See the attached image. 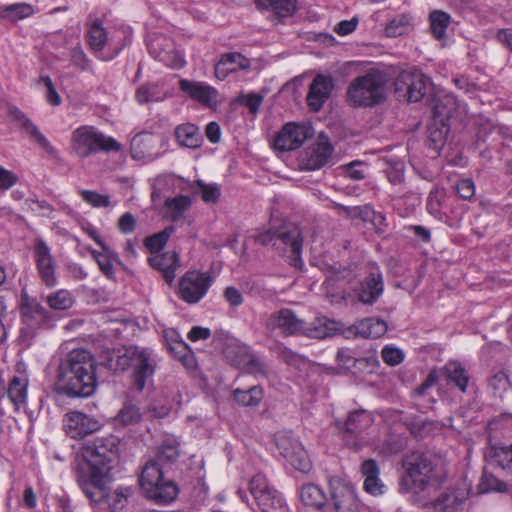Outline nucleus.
Masks as SVG:
<instances>
[{
	"instance_id": "obj_1",
	"label": "nucleus",
	"mask_w": 512,
	"mask_h": 512,
	"mask_svg": "<svg viewBox=\"0 0 512 512\" xmlns=\"http://www.w3.org/2000/svg\"><path fill=\"white\" fill-rule=\"evenodd\" d=\"M97 363L86 349H73L57 368L54 392L69 398H88L97 389Z\"/></svg>"
},
{
	"instance_id": "obj_2",
	"label": "nucleus",
	"mask_w": 512,
	"mask_h": 512,
	"mask_svg": "<svg viewBox=\"0 0 512 512\" xmlns=\"http://www.w3.org/2000/svg\"><path fill=\"white\" fill-rule=\"evenodd\" d=\"M402 466L405 473L399 484L401 492L421 493L439 489L447 479L444 459L431 452H412L403 458Z\"/></svg>"
},
{
	"instance_id": "obj_3",
	"label": "nucleus",
	"mask_w": 512,
	"mask_h": 512,
	"mask_svg": "<svg viewBox=\"0 0 512 512\" xmlns=\"http://www.w3.org/2000/svg\"><path fill=\"white\" fill-rule=\"evenodd\" d=\"M107 366L115 371H131L132 388L140 393L153 380L157 361L152 349L131 345L118 350L115 362L111 358Z\"/></svg>"
},
{
	"instance_id": "obj_4",
	"label": "nucleus",
	"mask_w": 512,
	"mask_h": 512,
	"mask_svg": "<svg viewBox=\"0 0 512 512\" xmlns=\"http://www.w3.org/2000/svg\"><path fill=\"white\" fill-rule=\"evenodd\" d=\"M119 444V437L109 434L96 438L82 448L83 458L89 464V471L85 473L98 489L113 468L112 464L117 459Z\"/></svg>"
},
{
	"instance_id": "obj_5",
	"label": "nucleus",
	"mask_w": 512,
	"mask_h": 512,
	"mask_svg": "<svg viewBox=\"0 0 512 512\" xmlns=\"http://www.w3.org/2000/svg\"><path fill=\"white\" fill-rule=\"evenodd\" d=\"M386 98V79L377 70H370L353 79L346 91V101L351 107H374Z\"/></svg>"
},
{
	"instance_id": "obj_6",
	"label": "nucleus",
	"mask_w": 512,
	"mask_h": 512,
	"mask_svg": "<svg viewBox=\"0 0 512 512\" xmlns=\"http://www.w3.org/2000/svg\"><path fill=\"white\" fill-rule=\"evenodd\" d=\"M139 484L145 496L158 504L171 503L179 493L175 482L164 479L163 466L159 461L150 460L146 463L141 472Z\"/></svg>"
},
{
	"instance_id": "obj_7",
	"label": "nucleus",
	"mask_w": 512,
	"mask_h": 512,
	"mask_svg": "<svg viewBox=\"0 0 512 512\" xmlns=\"http://www.w3.org/2000/svg\"><path fill=\"white\" fill-rule=\"evenodd\" d=\"M71 140L74 151L81 158H86L99 151L117 152L121 149L120 143L114 138L105 136L91 126L77 128L73 132Z\"/></svg>"
},
{
	"instance_id": "obj_8",
	"label": "nucleus",
	"mask_w": 512,
	"mask_h": 512,
	"mask_svg": "<svg viewBox=\"0 0 512 512\" xmlns=\"http://www.w3.org/2000/svg\"><path fill=\"white\" fill-rule=\"evenodd\" d=\"M112 480L111 475L105 479L103 485L98 489L94 483L88 479L84 471H78L77 483L84 492V494L92 502L104 501L107 503L112 512L122 510L127 504L128 497L131 495L130 488H118L113 491L107 492V484Z\"/></svg>"
},
{
	"instance_id": "obj_9",
	"label": "nucleus",
	"mask_w": 512,
	"mask_h": 512,
	"mask_svg": "<svg viewBox=\"0 0 512 512\" xmlns=\"http://www.w3.org/2000/svg\"><path fill=\"white\" fill-rule=\"evenodd\" d=\"M20 313L22 323L25 325L20 332L22 341H30L37 329L48 326L53 320L51 312L45 309L36 298L29 297L27 293L21 295Z\"/></svg>"
},
{
	"instance_id": "obj_10",
	"label": "nucleus",
	"mask_w": 512,
	"mask_h": 512,
	"mask_svg": "<svg viewBox=\"0 0 512 512\" xmlns=\"http://www.w3.org/2000/svg\"><path fill=\"white\" fill-rule=\"evenodd\" d=\"M431 86L430 79L419 70H404L394 80V93L399 100L419 102Z\"/></svg>"
},
{
	"instance_id": "obj_11",
	"label": "nucleus",
	"mask_w": 512,
	"mask_h": 512,
	"mask_svg": "<svg viewBox=\"0 0 512 512\" xmlns=\"http://www.w3.org/2000/svg\"><path fill=\"white\" fill-rule=\"evenodd\" d=\"M329 495L326 512H359L357 493L353 484L332 477L329 480Z\"/></svg>"
},
{
	"instance_id": "obj_12",
	"label": "nucleus",
	"mask_w": 512,
	"mask_h": 512,
	"mask_svg": "<svg viewBox=\"0 0 512 512\" xmlns=\"http://www.w3.org/2000/svg\"><path fill=\"white\" fill-rule=\"evenodd\" d=\"M278 251H290V264L295 268L303 267L301 257L303 249V233L296 223H285L277 228Z\"/></svg>"
},
{
	"instance_id": "obj_13",
	"label": "nucleus",
	"mask_w": 512,
	"mask_h": 512,
	"mask_svg": "<svg viewBox=\"0 0 512 512\" xmlns=\"http://www.w3.org/2000/svg\"><path fill=\"white\" fill-rule=\"evenodd\" d=\"M212 278L208 273L187 271L179 281V297L188 304L198 303L211 286Z\"/></svg>"
},
{
	"instance_id": "obj_14",
	"label": "nucleus",
	"mask_w": 512,
	"mask_h": 512,
	"mask_svg": "<svg viewBox=\"0 0 512 512\" xmlns=\"http://www.w3.org/2000/svg\"><path fill=\"white\" fill-rule=\"evenodd\" d=\"M276 446L280 454L298 471L307 473L311 461L300 441L289 433H279L276 436Z\"/></svg>"
},
{
	"instance_id": "obj_15",
	"label": "nucleus",
	"mask_w": 512,
	"mask_h": 512,
	"mask_svg": "<svg viewBox=\"0 0 512 512\" xmlns=\"http://www.w3.org/2000/svg\"><path fill=\"white\" fill-rule=\"evenodd\" d=\"M314 136V129L307 123H286L274 139V147L280 151L300 148L307 139Z\"/></svg>"
},
{
	"instance_id": "obj_16",
	"label": "nucleus",
	"mask_w": 512,
	"mask_h": 512,
	"mask_svg": "<svg viewBox=\"0 0 512 512\" xmlns=\"http://www.w3.org/2000/svg\"><path fill=\"white\" fill-rule=\"evenodd\" d=\"M372 423V415L363 409L350 412L345 421H335L338 431L347 442L352 440H362L363 432L370 428Z\"/></svg>"
},
{
	"instance_id": "obj_17",
	"label": "nucleus",
	"mask_w": 512,
	"mask_h": 512,
	"mask_svg": "<svg viewBox=\"0 0 512 512\" xmlns=\"http://www.w3.org/2000/svg\"><path fill=\"white\" fill-rule=\"evenodd\" d=\"M304 320L297 317L295 312L288 308H282L272 312L265 322L267 330L279 331L281 335L288 337L301 334Z\"/></svg>"
},
{
	"instance_id": "obj_18",
	"label": "nucleus",
	"mask_w": 512,
	"mask_h": 512,
	"mask_svg": "<svg viewBox=\"0 0 512 512\" xmlns=\"http://www.w3.org/2000/svg\"><path fill=\"white\" fill-rule=\"evenodd\" d=\"M63 426L69 437L82 439L99 430L101 424L94 417L79 411H72L64 416Z\"/></svg>"
},
{
	"instance_id": "obj_19",
	"label": "nucleus",
	"mask_w": 512,
	"mask_h": 512,
	"mask_svg": "<svg viewBox=\"0 0 512 512\" xmlns=\"http://www.w3.org/2000/svg\"><path fill=\"white\" fill-rule=\"evenodd\" d=\"M334 88V79L330 75L318 74L309 85L307 104L314 112H318L329 99Z\"/></svg>"
},
{
	"instance_id": "obj_20",
	"label": "nucleus",
	"mask_w": 512,
	"mask_h": 512,
	"mask_svg": "<svg viewBox=\"0 0 512 512\" xmlns=\"http://www.w3.org/2000/svg\"><path fill=\"white\" fill-rule=\"evenodd\" d=\"M34 254L37 264L38 273L42 282L47 287H53L57 283L55 276V264L53 256L51 255L50 248L43 239H38L35 247Z\"/></svg>"
},
{
	"instance_id": "obj_21",
	"label": "nucleus",
	"mask_w": 512,
	"mask_h": 512,
	"mask_svg": "<svg viewBox=\"0 0 512 512\" xmlns=\"http://www.w3.org/2000/svg\"><path fill=\"white\" fill-rule=\"evenodd\" d=\"M179 88L191 99L198 101L204 106L213 107L216 105L217 90L201 82H194L187 79L179 81Z\"/></svg>"
},
{
	"instance_id": "obj_22",
	"label": "nucleus",
	"mask_w": 512,
	"mask_h": 512,
	"mask_svg": "<svg viewBox=\"0 0 512 512\" xmlns=\"http://www.w3.org/2000/svg\"><path fill=\"white\" fill-rule=\"evenodd\" d=\"M149 265L162 273L168 284H172L176 270L180 266L179 254L175 251H166L148 258Z\"/></svg>"
},
{
	"instance_id": "obj_23",
	"label": "nucleus",
	"mask_w": 512,
	"mask_h": 512,
	"mask_svg": "<svg viewBox=\"0 0 512 512\" xmlns=\"http://www.w3.org/2000/svg\"><path fill=\"white\" fill-rule=\"evenodd\" d=\"M442 375L447 385L466 393L470 381V374L458 361H449L442 368Z\"/></svg>"
},
{
	"instance_id": "obj_24",
	"label": "nucleus",
	"mask_w": 512,
	"mask_h": 512,
	"mask_svg": "<svg viewBox=\"0 0 512 512\" xmlns=\"http://www.w3.org/2000/svg\"><path fill=\"white\" fill-rule=\"evenodd\" d=\"M258 9L273 13L272 21L280 24L283 19L292 17L297 10L296 0H255Z\"/></svg>"
},
{
	"instance_id": "obj_25",
	"label": "nucleus",
	"mask_w": 512,
	"mask_h": 512,
	"mask_svg": "<svg viewBox=\"0 0 512 512\" xmlns=\"http://www.w3.org/2000/svg\"><path fill=\"white\" fill-rule=\"evenodd\" d=\"M383 278L380 272H370L361 282L358 299L364 304H373L383 293Z\"/></svg>"
},
{
	"instance_id": "obj_26",
	"label": "nucleus",
	"mask_w": 512,
	"mask_h": 512,
	"mask_svg": "<svg viewBox=\"0 0 512 512\" xmlns=\"http://www.w3.org/2000/svg\"><path fill=\"white\" fill-rule=\"evenodd\" d=\"M361 473L364 477V490L374 496L382 495L385 485L379 478L380 468L374 459H367L361 464Z\"/></svg>"
},
{
	"instance_id": "obj_27",
	"label": "nucleus",
	"mask_w": 512,
	"mask_h": 512,
	"mask_svg": "<svg viewBox=\"0 0 512 512\" xmlns=\"http://www.w3.org/2000/svg\"><path fill=\"white\" fill-rule=\"evenodd\" d=\"M301 502L308 508L326 512L329 499L323 490L314 483L304 484L299 491Z\"/></svg>"
},
{
	"instance_id": "obj_28",
	"label": "nucleus",
	"mask_w": 512,
	"mask_h": 512,
	"mask_svg": "<svg viewBox=\"0 0 512 512\" xmlns=\"http://www.w3.org/2000/svg\"><path fill=\"white\" fill-rule=\"evenodd\" d=\"M337 330V322L321 316L315 318L310 324L304 321L301 335L314 339H324L333 336Z\"/></svg>"
},
{
	"instance_id": "obj_29",
	"label": "nucleus",
	"mask_w": 512,
	"mask_h": 512,
	"mask_svg": "<svg viewBox=\"0 0 512 512\" xmlns=\"http://www.w3.org/2000/svg\"><path fill=\"white\" fill-rule=\"evenodd\" d=\"M333 153V147L328 138L320 135L316 146L309 153L305 167L307 170H318L324 167Z\"/></svg>"
},
{
	"instance_id": "obj_30",
	"label": "nucleus",
	"mask_w": 512,
	"mask_h": 512,
	"mask_svg": "<svg viewBox=\"0 0 512 512\" xmlns=\"http://www.w3.org/2000/svg\"><path fill=\"white\" fill-rule=\"evenodd\" d=\"M387 324L378 318H364L350 327L355 336L377 339L387 332Z\"/></svg>"
},
{
	"instance_id": "obj_31",
	"label": "nucleus",
	"mask_w": 512,
	"mask_h": 512,
	"mask_svg": "<svg viewBox=\"0 0 512 512\" xmlns=\"http://www.w3.org/2000/svg\"><path fill=\"white\" fill-rule=\"evenodd\" d=\"M249 66V59L241 53H227L222 55L219 62L215 65V75L219 79H224L229 73L247 69Z\"/></svg>"
},
{
	"instance_id": "obj_32",
	"label": "nucleus",
	"mask_w": 512,
	"mask_h": 512,
	"mask_svg": "<svg viewBox=\"0 0 512 512\" xmlns=\"http://www.w3.org/2000/svg\"><path fill=\"white\" fill-rule=\"evenodd\" d=\"M95 242L102 248V251H92V256L97 261V264L102 273L109 279L115 278V271L113 262L121 263L118 254L112 251L102 240L101 237L95 238Z\"/></svg>"
},
{
	"instance_id": "obj_33",
	"label": "nucleus",
	"mask_w": 512,
	"mask_h": 512,
	"mask_svg": "<svg viewBox=\"0 0 512 512\" xmlns=\"http://www.w3.org/2000/svg\"><path fill=\"white\" fill-rule=\"evenodd\" d=\"M485 457L489 465L512 474V443L508 446H491Z\"/></svg>"
},
{
	"instance_id": "obj_34",
	"label": "nucleus",
	"mask_w": 512,
	"mask_h": 512,
	"mask_svg": "<svg viewBox=\"0 0 512 512\" xmlns=\"http://www.w3.org/2000/svg\"><path fill=\"white\" fill-rule=\"evenodd\" d=\"M512 492V485L499 479L493 473L489 472L486 468L483 469L482 475L477 485L478 494L487 493H505Z\"/></svg>"
},
{
	"instance_id": "obj_35",
	"label": "nucleus",
	"mask_w": 512,
	"mask_h": 512,
	"mask_svg": "<svg viewBox=\"0 0 512 512\" xmlns=\"http://www.w3.org/2000/svg\"><path fill=\"white\" fill-rule=\"evenodd\" d=\"M192 200L187 195H178L176 197L167 198L164 202V217L172 222H177L183 218L187 210L190 209Z\"/></svg>"
},
{
	"instance_id": "obj_36",
	"label": "nucleus",
	"mask_w": 512,
	"mask_h": 512,
	"mask_svg": "<svg viewBox=\"0 0 512 512\" xmlns=\"http://www.w3.org/2000/svg\"><path fill=\"white\" fill-rule=\"evenodd\" d=\"M449 130L448 123L432 119L427 129L428 147L436 152L440 151L446 143Z\"/></svg>"
},
{
	"instance_id": "obj_37",
	"label": "nucleus",
	"mask_w": 512,
	"mask_h": 512,
	"mask_svg": "<svg viewBox=\"0 0 512 512\" xmlns=\"http://www.w3.org/2000/svg\"><path fill=\"white\" fill-rule=\"evenodd\" d=\"M28 379L25 376H13L10 380L7 395L16 410L26 404Z\"/></svg>"
},
{
	"instance_id": "obj_38",
	"label": "nucleus",
	"mask_w": 512,
	"mask_h": 512,
	"mask_svg": "<svg viewBox=\"0 0 512 512\" xmlns=\"http://www.w3.org/2000/svg\"><path fill=\"white\" fill-rule=\"evenodd\" d=\"M175 136L178 143L187 148L195 149L200 147L202 143V136L198 127L191 123L179 125L175 129Z\"/></svg>"
},
{
	"instance_id": "obj_39",
	"label": "nucleus",
	"mask_w": 512,
	"mask_h": 512,
	"mask_svg": "<svg viewBox=\"0 0 512 512\" xmlns=\"http://www.w3.org/2000/svg\"><path fill=\"white\" fill-rule=\"evenodd\" d=\"M87 42L94 51H102L107 42V31L102 20L95 18L87 23Z\"/></svg>"
},
{
	"instance_id": "obj_40",
	"label": "nucleus",
	"mask_w": 512,
	"mask_h": 512,
	"mask_svg": "<svg viewBox=\"0 0 512 512\" xmlns=\"http://www.w3.org/2000/svg\"><path fill=\"white\" fill-rule=\"evenodd\" d=\"M263 389L261 386H251L248 389L237 388L233 391V399L236 403L244 407H256L263 399Z\"/></svg>"
},
{
	"instance_id": "obj_41",
	"label": "nucleus",
	"mask_w": 512,
	"mask_h": 512,
	"mask_svg": "<svg viewBox=\"0 0 512 512\" xmlns=\"http://www.w3.org/2000/svg\"><path fill=\"white\" fill-rule=\"evenodd\" d=\"M256 502L262 512H287L283 497L273 488L267 494L260 495Z\"/></svg>"
},
{
	"instance_id": "obj_42",
	"label": "nucleus",
	"mask_w": 512,
	"mask_h": 512,
	"mask_svg": "<svg viewBox=\"0 0 512 512\" xmlns=\"http://www.w3.org/2000/svg\"><path fill=\"white\" fill-rule=\"evenodd\" d=\"M457 109V102L451 95H445L439 98L433 109V119L448 122Z\"/></svg>"
},
{
	"instance_id": "obj_43",
	"label": "nucleus",
	"mask_w": 512,
	"mask_h": 512,
	"mask_svg": "<svg viewBox=\"0 0 512 512\" xmlns=\"http://www.w3.org/2000/svg\"><path fill=\"white\" fill-rule=\"evenodd\" d=\"M385 168L384 171L387 175V178L392 184H400L404 178V162L396 157L392 156H383L381 158Z\"/></svg>"
},
{
	"instance_id": "obj_44",
	"label": "nucleus",
	"mask_w": 512,
	"mask_h": 512,
	"mask_svg": "<svg viewBox=\"0 0 512 512\" xmlns=\"http://www.w3.org/2000/svg\"><path fill=\"white\" fill-rule=\"evenodd\" d=\"M412 28L411 17L408 14H400L391 19L385 26L387 37H399L409 33Z\"/></svg>"
},
{
	"instance_id": "obj_45",
	"label": "nucleus",
	"mask_w": 512,
	"mask_h": 512,
	"mask_svg": "<svg viewBox=\"0 0 512 512\" xmlns=\"http://www.w3.org/2000/svg\"><path fill=\"white\" fill-rule=\"evenodd\" d=\"M429 21L432 35L440 40L446 34V29L450 24L451 17L442 10H434L429 14Z\"/></svg>"
},
{
	"instance_id": "obj_46",
	"label": "nucleus",
	"mask_w": 512,
	"mask_h": 512,
	"mask_svg": "<svg viewBox=\"0 0 512 512\" xmlns=\"http://www.w3.org/2000/svg\"><path fill=\"white\" fill-rule=\"evenodd\" d=\"M175 230V226L169 225L162 231L146 237L144 240V245L151 253H158L167 244Z\"/></svg>"
},
{
	"instance_id": "obj_47",
	"label": "nucleus",
	"mask_w": 512,
	"mask_h": 512,
	"mask_svg": "<svg viewBox=\"0 0 512 512\" xmlns=\"http://www.w3.org/2000/svg\"><path fill=\"white\" fill-rule=\"evenodd\" d=\"M178 457L179 449L176 442L172 440H165L162 442L158 453L153 460L159 461L160 465L164 466V464H172L176 462Z\"/></svg>"
},
{
	"instance_id": "obj_48",
	"label": "nucleus",
	"mask_w": 512,
	"mask_h": 512,
	"mask_svg": "<svg viewBox=\"0 0 512 512\" xmlns=\"http://www.w3.org/2000/svg\"><path fill=\"white\" fill-rule=\"evenodd\" d=\"M142 420V414L138 406L126 403L118 411L116 421L123 426L136 425Z\"/></svg>"
},
{
	"instance_id": "obj_49",
	"label": "nucleus",
	"mask_w": 512,
	"mask_h": 512,
	"mask_svg": "<svg viewBox=\"0 0 512 512\" xmlns=\"http://www.w3.org/2000/svg\"><path fill=\"white\" fill-rule=\"evenodd\" d=\"M46 301L51 309L59 311L70 309L74 303L72 294L63 289L48 295Z\"/></svg>"
},
{
	"instance_id": "obj_50",
	"label": "nucleus",
	"mask_w": 512,
	"mask_h": 512,
	"mask_svg": "<svg viewBox=\"0 0 512 512\" xmlns=\"http://www.w3.org/2000/svg\"><path fill=\"white\" fill-rule=\"evenodd\" d=\"M157 85L143 84L139 86L135 93V98L139 104H146L150 101H161L162 96L156 91Z\"/></svg>"
},
{
	"instance_id": "obj_51",
	"label": "nucleus",
	"mask_w": 512,
	"mask_h": 512,
	"mask_svg": "<svg viewBox=\"0 0 512 512\" xmlns=\"http://www.w3.org/2000/svg\"><path fill=\"white\" fill-rule=\"evenodd\" d=\"M263 99L264 97L258 93H241L237 96L235 102L246 106L251 114L256 115L259 112Z\"/></svg>"
},
{
	"instance_id": "obj_52",
	"label": "nucleus",
	"mask_w": 512,
	"mask_h": 512,
	"mask_svg": "<svg viewBox=\"0 0 512 512\" xmlns=\"http://www.w3.org/2000/svg\"><path fill=\"white\" fill-rule=\"evenodd\" d=\"M80 195L85 202L95 208L108 207L111 204L110 196L107 194H100L93 190H81Z\"/></svg>"
},
{
	"instance_id": "obj_53",
	"label": "nucleus",
	"mask_w": 512,
	"mask_h": 512,
	"mask_svg": "<svg viewBox=\"0 0 512 512\" xmlns=\"http://www.w3.org/2000/svg\"><path fill=\"white\" fill-rule=\"evenodd\" d=\"M271 489L263 474H256L249 482V490L256 501L259 499L260 495L267 494Z\"/></svg>"
},
{
	"instance_id": "obj_54",
	"label": "nucleus",
	"mask_w": 512,
	"mask_h": 512,
	"mask_svg": "<svg viewBox=\"0 0 512 512\" xmlns=\"http://www.w3.org/2000/svg\"><path fill=\"white\" fill-rule=\"evenodd\" d=\"M201 198L205 203H216L221 195L217 184H206L202 180L197 181Z\"/></svg>"
},
{
	"instance_id": "obj_55",
	"label": "nucleus",
	"mask_w": 512,
	"mask_h": 512,
	"mask_svg": "<svg viewBox=\"0 0 512 512\" xmlns=\"http://www.w3.org/2000/svg\"><path fill=\"white\" fill-rule=\"evenodd\" d=\"M25 132L29 135V137L34 140L41 148H43L48 154L55 155L56 150L50 144V142L46 139V137L40 132L38 127L33 123L30 125Z\"/></svg>"
},
{
	"instance_id": "obj_56",
	"label": "nucleus",
	"mask_w": 512,
	"mask_h": 512,
	"mask_svg": "<svg viewBox=\"0 0 512 512\" xmlns=\"http://www.w3.org/2000/svg\"><path fill=\"white\" fill-rule=\"evenodd\" d=\"M337 363L349 371H355L357 367V357L349 348L339 349L336 355Z\"/></svg>"
},
{
	"instance_id": "obj_57",
	"label": "nucleus",
	"mask_w": 512,
	"mask_h": 512,
	"mask_svg": "<svg viewBox=\"0 0 512 512\" xmlns=\"http://www.w3.org/2000/svg\"><path fill=\"white\" fill-rule=\"evenodd\" d=\"M25 204L28 209L42 217H50L53 212V207L45 200H37V199H26Z\"/></svg>"
},
{
	"instance_id": "obj_58",
	"label": "nucleus",
	"mask_w": 512,
	"mask_h": 512,
	"mask_svg": "<svg viewBox=\"0 0 512 512\" xmlns=\"http://www.w3.org/2000/svg\"><path fill=\"white\" fill-rule=\"evenodd\" d=\"M381 356L383 361L389 366H396L403 362L404 353L396 347L385 346L382 349Z\"/></svg>"
},
{
	"instance_id": "obj_59",
	"label": "nucleus",
	"mask_w": 512,
	"mask_h": 512,
	"mask_svg": "<svg viewBox=\"0 0 512 512\" xmlns=\"http://www.w3.org/2000/svg\"><path fill=\"white\" fill-rule=\"evenodd\" d=\"M3 12L6 16L14 17V18H25L32 14L33 9L32 6L26 3H17L6 6L3 9Z\"/></svg>"
},
{
	"instance_id": "obj_60",
	"label": "nucleus",
	"mask_w": 512,
	"mask_h": 512,
	"mask_svg": "<svg viewBox=\"0 0 512 512\" xmlns=\"http://www.w3.org/2000/svg\"><path fill=\"white\" fill-rule=\"evenodd\" d=\"M456 192L460 198L470 200L475 195V185L471 179H462L456 184Z\"/></svg>"
},
{
	"instance_id": "obj_61",
	"label": "nucleus",
	"mask_w": 512,
	"mask_h": 512,
	"mask_svg": "<svg viewBox=\"0 0 512 512\" xmlns=\"http://www.w3.org/2000/svg\"><path fill=\"white\" fill-rule=\"evenodd\" d=\"M151 138L150 134L142 133L136 135L132 141H131V154L132 157L135 159H141L145 156V150L142 149V145L144 144L145 140H148Z\"/></svg>"
},
{
	"instance_id": "obj_62",
	"label": "nucleus",
	"mask_w": 512,
	"mask_h": 512,
	"mask_svg": "<svg viewBox=\"0 0 512 512\" xmlns=\"http://www.w3.org/2000/svg\"><path fill=\"white\" fill-rule=\"evenodd\" d=\"M223 296L231 307H238L244 301L242 293L234 286L226 287Z\"/></svg>"
},
{
	"instance_id": "obj_63",
	"label": "nucleus",
	"mask_w": 512,
	"mask_h": 512,
	"mask_svg": "<svg viewBox=\"0 0 512 512\" xmlns=\"http://www.w3.org/2000/svg\"><path fill=\"white\" fill-rule=\"evenodd\" d=\"M71 62L74 66L80 68L81 70L88 69L90 64L87 55L80 47H74L71 50Z\"/></svg>"
},
{
	"instance_id": "obj_64",
	"label": "nucleus",
	"mask_w": 512,
	"mask_h": 512,
	"mask_svg": "<svg viewBox=\"0 0 512 512\" xmlns=\"http://www.w3.org/2000/svg\"><path fill=\"white\" fill-rule=\"evenodd\" d=\"M136 228V219L130 212L124 213L118 220V229L123 234L132 233Z\"/></svg>"
}]
</instances>
